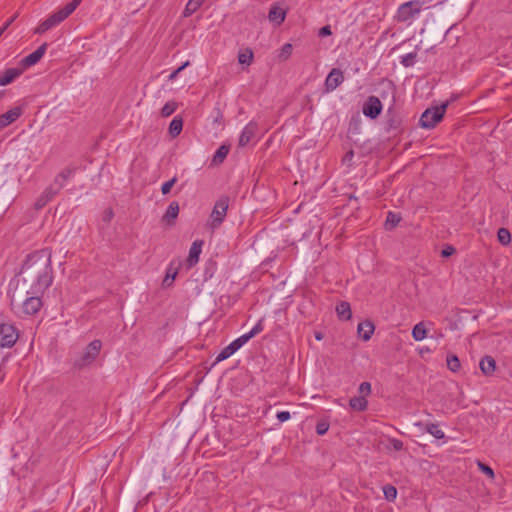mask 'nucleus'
<instances>
[{
	"label": "nucleus",
	"instance_id": "1",
	"mask_svg": "<svg viewBox=\"0 0 512 512\" xmlns=\"http://www.w3.org/2000/svg\"><path fill=\"white\" fill-rule=\"evenodd\" d=\"M20 277L24 284H30L26 294H42L52 283L51 255L46 250L36 251L27 256Z\"/></svg>",
	"mask_w": 512,
	"mask_h": 512
},
{
	"label": "nucleus",
	"instance_id": "2",
	"mask_svg": "<svg viewBox=\"0 0 512 512\" xmlns=\"http://www.w3.org/2000/svg\"><path fill=\"white\" fill-rule=\"evenodd\" d=\"M10 305L12 310L19 317L35 315L42 306L40 294H27L22 300V295L18 294L17 289L10 296Z\"/></svg>",
	"mask_w": 512,
	"mask_h": 512
},
{
	"label": "nucleus",
	"instance_id": "3",
	"mask_svg": "<svg viewBox=\"0 0 512 512\" xmlns=\"http://www.w3.org/2000/svg\"><path fill=\"white\" fill-rule=\"evenodd\" d=\"M102 348L100 340H93L85 349L74 359L73 366L76 369H83L91 365L97 358Z\"/></svg>",
	"mask_w": 512,
	"mask_h": 512
},
{
	"label": "nucleus",
	"instance_id": "4",
	"mask_svg": "<svg viewBox=\"0 0 512 512\" xmlns=\"http://www.w3.org/2000/svg\"><path fill=\"white\" fill-rule=\"evenodd\" d=\"M422 2L420 0H412L401 4L396 12L395 19L398 22H408L420 13Z\"/></svg>",
	"mask_w": 512,
	"mask_h": 512
},
{
	"label": "nucleus",
	"instance_id": "5",
	"mask_svg": "<svg viewBox=\"0 0 512 512\" xmlns=\"http://www.w3.org/2000/svg\"><path fill=\"white\" fill-rule=\"evenodd\" d=\"M448 103H444L439 107L426 109L420 117V123L423 128L431 129L440 122L446 112Z\"/></svg>",
	"mask_w": 512,
	"mask_h": 512
},
{
	"label": "nucleus",
	"instance_id": "6",
	"mask_svg": "<svg viewBox=\"0 0 512 512\" xmlns=\"http://www.w3.org/2000/svg\"><path fill=\"white\" fill-rule=\"evenodd\" d=\"M229 206L227 197L220 198L214 205L210 215L209 226L211 229H217L224 221Z\"/></svg>",
	"mask_w": 512,
	"mask_h": 512
},
{
	"label": "nucleus",
	"instance_id": "7",
	"mask_svg": "<svg viewBox=\"0 0 512 512\" xmlns=\"http://www.w3.org/2000/svg\"><path fill=\"white\" fill-rule=\"evenodd\" d=\"M0 336V346L2 348L12 347L19 337L17 329L9 323L0 324Z\"/></svg>",
	"mask_w": 512,
	"mask_h": 512
},
{
	"label": "nucleus",
	"instance_id": "8",
	"mask_svg": "<svg viewBox=\"0 0 512 512\" xmlns=\"http://www.w3.org/2000/svg\"><path fill=\"white\" fill-rule=\"evenodd\" d=\"M382 111V103L376 96H370L363 105V114L371 119L377 118Z\"/></svg>",
	"mask_w": 512,
	"mask_h": 512
},
{
	"label": "nucleus",
	"instance_id": "9",
	"mask_svg": "<svg viewBox=\"0 0 512 512\" xmlns=\"http://www.w3.org/2000/svg\"><path fill=\"white\" fill-rule=\"evenodd\" d=\"M344 81V74L338 68H333L325 79L326 92H332L339 87Z\"/></svg>",
	"mask_w": 512,
	"mask_h": 512
},
{
	"label": "nucleus",
	"instance_id": "10",
	"mask_svg": "<svg viewBox=\"0 0 512 512\" xmlns=\"http://www.w3.org/2000/svg\"><path fill=\"white\" fill-rule=\"evenodd\" d=\"M62 21H64L63 17L59 14V12H55L52 15H50L46 20L41 22L35 29L34 33L36 34H43L46 31L52 29L53 27L60 24Z\"/></svg>",
	"mask_w": 512,
	"mask_h": 512
},
{
	"label": "nucleus",
	"instance_id": "11",
	"mask_svg": "<svg viewBox=\"0 0 512 512\" xmlns=\"http://www.w3.org/2000/svg\"><path fill=\"white\" fill-rule=\"evenodd\" d=\"M47 43H43L41 46H39L34 52L30 53L26 57H24L21 60L22 68L30 67L35 65L40 61V59L44 56L46 50H47Z\"/></svg>",
	"mask_w": 512,
	"mask_h": 512
},
{
	"label": "nucleus",
	"instance_id": "12",
	"mask_svg": "<svg viewBox=\"0 0 512 512\" xmlns=\"http://www.w3.org/2000/svg\"><path fill=\"white\" fill-rule=\"evenodd\" d=\"M61 188H63V182L57 187L51 185L46 188L43 194L37 199L35 203L36 208H43L60 191Z\"/></svg>",
	"mask_w": 512,
	"mask_h": 512
},
{
	"label": "nucleus",
	"instance_id": "13",
	"mask_svg": "<svg viewBox=\"0 0 512 512\" xmlns=\"http://www.w3.org/2000/svg\"><path fill=\"white\" fill-rule=\"evenodd\" d=\"M24 71V68H8L0 73V86H7L15 81Z\"/></svg>",
	"mask_w": 512,
	"mask_h": 512
},
{
	"label": "nucleus",
	"instance_id": "14",
	"mask_svg": "<svg viewBox=\"0 0 512 512\" xmlns=\"http://www.w3.org/2000/svg\"><path fill=\"white\" fill-rule=\"evenodd\" d=\"M257 124L255 122H249L242 130L239 137V146L245 147L256 135Z\"/></svg>",
	"mask_w": 512,
	"mask_h": 512
},
{
	"label": "nucleus",
	"instance_id": "15",
	"mask_svg": "<svg viewBox=\"0 0 512 512\" xmlns=\"http://www.w3.org/2000/svg\"><path fill=\"white\" fill-rule=\"evenodd\" d=\"M22 114L20 107H14L0 115V130L15 122Z\"/></svg>",
	"mask_w": 512,
	"mask_h": 512
},
{
	"label": "nucleus",
	"instance_id": "16",
	"mask_svg": "<svg viewBox=\"0 0 512 512\" xmlns=\"http://www.w3.org/2000/svg\"><path fill=\"white\" fill-rule=\"evenodd\" d=\"M202 245V240H196L192 243L187 258V262L190 267L194 266L199 261V256L202 251Z\"/></svg>",
	"mask_w": 512,
	"mask_h": 512
},
{
	"label": "nucleus",
	"instance_id": "17",
	"mask_svg": "<svg viewBox=\"0 0 512 512\" xmlns=\"http://www.w3.org/2000/svg\"><path fill=\"white\" fill-rule=\"evenodd\" d=\"M374 330L375 326L371 321L361 322L357 327L358 334L364 341L370 340Z\"/></svg>",
	"mask_w": 512,
	"mask_h": 512
},
{
	"label": "nucleus",
	"instance_id": "18",
	"mask_svg": "<svg viewBox=\"0 0 512 512\" xmlns=\"http://www.w3.org/2000/svg\"><path fill=\"white\" fill-rule=\"evenodd\" d=\"M240 349L239 343L237 341H232L228 346L221 350V352L217 355L215 359V363H219L223 360H226L230 356H232L236 351Z\"/></svg>",
	"mask_w": 512,
	"mask_h": 512
},
{
	"label": "nucleus",
	"instance_id": "19",
	"mask_svg": "<svg viewBox=\"0 0 512 512\" xmlns=\"http://www.w3.org/2000/svg\"><path fill=\"white\" fill-rule=\"evenodd\" d=\"M285 17H286L285 10L276 5L271 7L269 14H268L269 21L272 23H275L277 25H280L285 20Z\"/></svg>",
	"mask_w": 512,
	"mask_h": 512
},
{
	"label": "nucleus",
	"instance_id": "20",
	"mask_svg": "<svg viewBox=\"0 0 512 512\" xmlns=\"http://www.w3.org/2000/svg\"><path fill=\"white\" fill-rule=\"evenodd\" d=\"M479 367L483 374L489 376L492 375L496 368V363L493 357L485 356L481 359Z\"/></svg>",
	"mask_w": 512,
	"mask_h": 512
},
{
	"label": "nucleus",
	"instance_id": "21",
	"mask_svg": "<svg viewBox=\"0 0 512 512\" xmlns=\"http://www.w3.org/2000/svg\"><path fill=\"white\" fill-rule=\"evenodd\" d=\"M336 312L338 317L343 320H349L352 316L350 304L346 301H342L336 306Z\"/></svg>",
	"mask_w": 512,
	"mask_h": 512
},
{
	"label": "nucleus",
	"instance_id": "22",
	"mask_svg": "<svg viewBox=\"0 0 512 512\" xmlns=\"http://www.w3.org/2000/svg\"><path fill=\"white\" fill-rule=\"evenodd\" d=\"M412 337L415 341H422L427 337V329L423 322H419L413 327Z\"/></svg>",
	"mask_w": 512,
	"mask_h": 512
},
{
	"label": "nucleus",
	"instance_id": "23",
	"mask_svg": "<svg viewBox=\"0 0 512 512\" xmlns=\"http://www.w3.org/2000/svg\"><path fill=\"white\" fill-rule=\"evenodd\" d=\"M349 405L353 410L364 411L367 408L368 402L364 396H355L350 399Z\"/></svg>",
	"mask_w": 512,
	"mask_h": 512
},
{
	"label": "nucleus",
	"instance_id": "24",
	"mask_svg": "<svg viewBox=\"0 0 512 512\" xmlns=\"http://www.w3.org/2000/svg\"><path fill=\"white\" fill-rule=\"evenodd\" d=\"M182 128H183V120L181 117L179 116H176L173 118V120L170 122V125H169V134L172 136V137H176L178 136L181 131H182Z\"/></svg>",
	"mask_w": 512,
	"mask_h": 512
},
{
	"label": "nucleus",
	"instance_id": "25",
	"mask_svg": "<svg viewBox=\"0 0 512 512\" xmlns=\"http://www.w3.org/2000/svg\"><path fill=\"white\" fill-rule=\"evenodd\" d=\"M229 153V146L221 145L215 152L212 162L217 165L224 161Z\"/></svg>",
	"mask_w": 512,
	"mask_h": 512
},
{
	"label": "nucleus",
	"instance_id": "26",
	"mask_svg": "<svg viewBox=\"0 0 512 512\" xmlns=\"http://www.w3.org/2000/svg\"><path fill=\"white\" fill-rule=\"evenodd\" d=\"M179 213V205L177 202H171L169 206L167 207V210L165 212V215L163 217L164 220L167 222H170L171 220H174Z\"/></svg>",
	"mask_w": 512,
	"mask_h": 512
},
{
	"label": "nucleus",
	"instance_id": "27",
	"mask_svg": "<svg viewBox=\"0 0 512 512\" xmlns=\"http://www.w3.org/2000/svg\"><path fill=\"white\" fill-rule=\"evenodd\" d=\"M73 174H74V169L73 168H66V169H64L61 173H59L56 176V178L54 180V183L52 185L54 187H57L59 184H61L63 182V186H64L66 180L69 179Z\"/></svg>",
	"mask_w": 512,
	"mask_h": 512
},
{
	"label": "nucleus",
	"instance_id": "28",
	"mask_svg": "<svg viewBox=\"0 0 512 512\" xmlns=\"http://www.w3.org/2000/svg\"><path fill=\"white\" fill-rule=\"evenodd\" d=\"M401 217L399 214L394 212H388L386 221H385V228L386 230H392L394 229L398 223L400 222Z\"/></svg>",
	"mask_w": 512,
	"mask_h": 512
},
{
	"label": "nucleus",
	"instance_id": "29",
	"mask_svg": "<svg viewBox=\"0 0 512 512\" xmlns=\"http://www.w3.org/2000/svg\"><path fill=\"white\" fill-rule=\"evenodd\" d=\"M81 0H73L72 2L65 5L64 8L60 9L58 12L65 20L69 15H71L75 9L79 6Z\"/></svg>",
	"mask_w": 512,
	"mask_h": 512
},
{
	"label": "nucleus",
	"instance_id": "30",
	"mask_svg": "<svg viewBox=\"0 0 512 512\" xmlns=\"http://www.w3.org/2000/svg\"><path fill=\"white\" fill-rule=\"evenodd\" d=\"M425 430L436 439H443L445 437L444 432L439 428L437 424L427 423L425 424Z\"/></svg>",
	"mask_w": 512,
	"mask_h": 512
},
{
	"label": "nucleus",
	"instance_id": "31",
	"mask_svg": "<svg viewBox=\"0 0 512 512\" xmlns=\"http://www.w3.org/2000/svg\"><path fill=\"white\" fill-rule=\"evenodd\" d=\"M177 273H178V267H173V262H172L170 264L169 268L167 269L165 278L163 280V285L170 286L173 283Z\"/></svg>",
	"mask_w": 512,
	"mask_h": 512
},
{
	"label": "nucleus",
	"instance_id": "32",
	"mask_svg": "<svg viewBox=\"0 0 512 512\" xmlns=\"http://www.w3.org/2000/svg\"><path fill=\"white\" fill-rule=\"evenodd\" d=\"M253 60V52L251 49H245L238 54V61L242 65H250Z\"/></svg>",
	"mask_w": 512,
	"mask_h": 512
},
{
	"label": "nucleus",
	"instance_id": "33",
	"mask_svg": "<svg viewBox=\"0 0 512 512\" xmlns=\"http://www.w3.org/2000/svg\"><path fill=\"white\" fill-rule=\"evenodd\" d=\"M416 57H417V53L416 52L407 53V54L402 55L400 57V63L404 67H411V66H413L415 64Z\"/></svg>",
	"mask_w": 512,
	"mask_h": 512
},
{
	"label": "nucleus",
	"instance_id": "34",
	"mask_svg": "<svg viewBox=\"0 0 512 512\" xmlns=\"http://www.w3.org/2000/svg\"><path fill=\"white\" fill-rule=\"evenodd\" d=\"M498 240L503 245H508L511 242V234L508 229L500 228L497 232Z\"/></svg>",
	"mask_w": 512,
	"mask_h": 512
},
{
	"label": "nucleus",
	"instance_id": "35",
	"mask_svg": "<svg viewBox=\"0 0 512 512\" xmlns=\"http://www.w3.org/2000/svg\"><path fill=\"white\" fill-rule=\"evenodd\" d=\"M447 367L452 372H457L460 369V360L456 355H449L447 357Z\"/></svg>",
	"mask_w": 512,
	"mask_h": 512
},
{
	"label": "nucleus",
	"instance_id": "36",
	"mask_svg": "<svg viewBox=\"0 0 512 512\" xmlns=\"http://www.w3.org/2000/svg\"><path fill=\"white\" fill-rule=\"evenodd\" d=\"M177 103L174 101L167 102L161 109L162 117H169L177 109Z\"/></svg>",
	"mask_w": 512,
	"mask_h": 512
},
{
	"label": "nucleus",
	"instance_id": "37",
	"mask_svg": "<svg viewBox=\"0 0 512 512\" xmlns=\"http://www.w3.org/2000/svg\"><path fill=\"white\" fill-rule=\"evenodd\" d=\"M383 493H384L385 499L388 501H394L397 497V489L392 485L384 486Z\"/></svg>",
	"mask_w": 512,
	"mask_h": 512
},
{
	"label": "nucleus",
	"instance_id": "38",
	"mask_svg": "<svg viewBox=\"0 0 512 512\" xmlns=\"http://www.w3.org/2000/svg\"><path fill=\"white\" fill-rule=\"evenodd\" d=\"M198 8L199 7H197V2H195L194 0H189L184 9V16L187 17L192 15L194 12L197 11Z\"/></svg>",
	"mask_w": 512,
	"mask_h": 512
},
{
	"label": "nucleus",
	"instance_id": "39",
	"mask_svg": "<svg viewBox=\"0 0 512 512\" xmlns=\"http://www.w3.org/2000/svg\"><path fill=\"white\" fill-rule=\"evenodd\" d=\"M264 329V326H263V319H260L256 325L248 332L249 335L253 338L255 337L256 335H258L260 332H262Z\"/></svg>",
	"mask_w": 512,
	"mask_h": 512
},
{
	"label": "nucleus",
	"instance_id": "40",
	"mask_svg": "<svg viewBox=\"0 0 512 512\" xmlns=\"http://www.w3.org/2000/svg\"><path fill=\"white\" fill-rule=\"evenodd\" d=\"M176 181H177V179H176V177H174V178H172L171 180H169V181H167V182L163 183V184H162V187H161V192H162L164 195H165V194H168V193L171 191V189H172L173 185L176 183Z\"/></svg>",
	"mask_w": 512,
	"mask_h": 512
},
{
	"label": "nucleus",
	"instance_id": "41",
	"mask_svg": "<svg viewBox=\"0 0 512 512\" xmlns=\"http://www.w3.org/2000/svg\"><path fill=\"white\" fill-rule=\"evenodd\" d=\"M478 467L479 469L484 473L486 474L488 477L490 478H493L494 477V471L491 467H489L488 465L482 463V462H478Z\"/></svg>",
	"mask_w": 512,
	"mask_h": 512
},
{
	"label": "nucleus",
	"instance_id": "42",
	"mask_svg": "<svg viewBox=\"0 0 512 512\" xmlns=\"http://www.w3.org/2000/svg\"><path fill=\"white\" fill-rule=\"evenodd\" d=\"M390 445L389 447H391L392 449L396 450V451H400L403 449V442L399 439H390L389 441Z\"/></svg>",
	"mask_w": 512,
	"mask_h": 512
},
{
	"label": "nucleus",
	"instance_id": "43",
	"mask_svg": "<svg viewBox=\"0 0 512 512\" xmlns=\"http://www.w3.org/2000/svg\"><path fill=\"white\" fill-rule=\"evenodd\" d=\"M359 392L363 395H369L371 393V384L369 382H362L359 386Z\"/></svg>",
	"mask_w": 512,
	"mask_h": 512
},
{
	"label": "nucleus",
	"instance_id": "44",
	"mask_svg": "<svg viewBox=\"0 0 512 512\" xmlns=\"http://www.w3.org/2000/svg\"><path fill=\"white\" fill-rule=\"evenodd\" d=\"M329 429V425L326 422H319L316 426V432L318 435H324Z\"/></svg>",
	"mask_w": 512,
	"mask_h": 512
},
{
	"label": "nucleus",
	"instance_id": "45",
	"mask_svg": "<svg viewBox=\"0 0 512 512\" xmlns=\"http://www.w3.org/2000/svg\"><path fill=\"white\" fill-rule=\"evenodd\" d=\"M189 61H186L185 63H183L179 68H177L176 70H174L170 75H169V80H174L178 74L184 69L186 68L188 65H189Z\"/></svg>",
	"mask_w": 512,
	"mask_h": 512
},
{
	"label": "nucleus",
	"instance_id": "46",
	"mask_svg": "<svg viewBox=\"0 0 512 512\" xmlns=\"http://www.w3.org/2000/svg\"><path fill=\"white\" fill-rule=\"evenodd\" d=\"M455 253V248L451 245H447L445 246L442 251H441V255L443 257H450L451 255H453Z\"/></svg>",
	"mask_w": 512,
	"mask_h": 512
},
{
	"label": "nucleus",
	"instance_id": "47",
	"mask_svg": "<svg viewBox=\"0 0 512 512\" xmlns=\"http://www.w3.org/2000/svg\"><path fill=\"white\" fill-rule=\"evenodd\" d=\"M250 339H252V337L249 335V333H245L243 335H241L240 337H238L237 339H235V341H237L239 343V347L241 348L244 344H246Z\"/></svg>",
	"mask_w": 512,
	"mask_h": 512
},
{
	"label": "nucleus",
	"instance_id": "48",
	"mask_svg": "<svg viewBox=\"0 0 512 512\" xmlns=\"http://www.w3.org/2000/svg\"><path fill=\"white\" fill-rule=\"evenodd\" d=\"M276 417L280 422H285L290 419L291 415L288 411H280L277 413Z\"/></svg>",
	"mask_w": 512,
	"mask_h": 512
},
{
	"label": "nucleus",
	"instance_id": "49",
	"mask_svg": "<svg viewBox=\"0 0 512 512\" xmlns=\"http://www.w3.org/2000/svg\"><path fill=\"white\" fill-rule=\"evenodd\" d=\"M113 216H114V213H113L112 209H106L103 213V221L108 223L111 221Z\"/></svg>",
	"mask_w": 512,
	"mask_h": 512
},
{
	"label": "nucleus",
	"instance_id": "50",
	"mask_svg": "<svg viewBox=\"0 0 512 512\" xmlns=\"http://www.w3.org/2000/svg\"><path fill=\"white\" fill-rule=\"evenodd\" d=\"M331 35V29L330 26H324L319 30V36H328Z\"/></svg>",
	"mask_w": 512,
	"mask_h": 512
},
{
	"label": "nucleus",
	"instance_id": "51",
	"mask_svg": "<svg viewBox=\"0 0 512 512\" xmlns=\"http://www.w3.org/2000/svg\"><path fill=\"white\" fill-rule=\"evenodd\" d=\"M354 156V153L352 150H350L349 152L346 153L345 157H344V161H350L352 160Z\"/></svg>",
	"mask_w": 512,
	"mask_h": 512
},
{
	"label": "nucleus",
	"instance_id": "52",
	"mask_svg": "<svg viewBox=\"0 0 512 512\" xmlns=\"http://www.w3.org/2000/svg\"><path fill=\"white\" fill-rule=\"evenodd\" d=\"M16 15H14L13 17H11L4 25L3 27H5V30L11 25V23L16 19Z\"/></svg>",
	"mask_w": 512,
	"mask_h": 512
},
{
	"label": "nucleus",
	"instance_id": "53",
	"mask_svg": "<svg viewBox=\"0 0 512 512\" xmlns=\"http://www.w3.org/2000/svg\"><path fill=\"white\" fill-rule=\"evenodd\" d=\"M291 50H292V45H291V44H285V45L283 46V52H284V53L289 54Z\"/></svg>",
	"mask_w": 512,
	"mask_h": 512
},
{
	"label": "nucleus",
	"instance_id": "54",
	"mask_svg": "<svg viewBox=\"0 0 512 512\" xmlns=\"http://www.w3.org/2000/svg\"><path fill=\"white\" fill-rule=\"evenodd\" d=\"M194 1L197 2V7H200L204 0H194Z\"/></svg>",
	"mask_w": 512,
	"mask_h": 512
},
{
	"label": "nucleus",
	"instance_id": "55",
	"mask_svg": "<svg viewBox=\"0 0 512 512\" xmlns=\"http://www.w3.org/2000/svg\"><path fill=\"white\" fill-rule=\"evenodd\" d=\"M315 338H316L317 340H321V339H322V335H321L320 333H318V334H316Z\"/></svg>",
	"mask_w": 512,
	"mask_h": 512
},
{
	"label": "nucleus",
	"instance_id": "56",
	"mask_svg": "<svg viewBox=\"0 0 512 512\" xmlns=\"http://www.w3.org/2000/svg\"><path fill=\"white\" fill-rule=\"evenodd\" d=\"M5 31V27H1L0 28V36L2 35V33Z\"/></svg>",
	"mask_w": 512,
	"mask_h": 512
}]
</instances>
